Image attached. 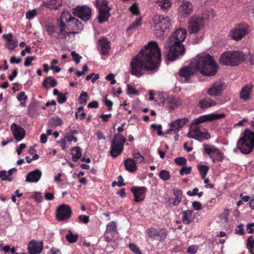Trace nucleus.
I'll return each mask as SVG.
<instances>
[{
    "label": "nucleus",
    "mask_w": 254,
    "mask_h": 254,
    "mask_svg": "<svg viewBox=\"0 0 254 254\" xmlns=\"http://www.w3.org/2000/svg\"><path fill=\"white\" fill-rule=\"evenodd\" d=\"M161 61V52L155 41L149 42L134 57L130 63V73L137 77L142 76L145 71L158 68Z\"/></svg>",
    "instance_id": "obj_1"
},
{
    "label": "nucleus",
    "mask_w": 254,
    "mask_h": 254,
    "mask_svg": "<svg viewBox=\"0 0 254 254\" xmlns=\"http://www.w3.org/2000/svg\"><path fill=\"white\" fill-rule=\"evenodd\" d=\"M197 71L207 76H214L217 71L218 66L213 57L206 53L198 55L194 58Z\"/></svg>",
    "instance_id": "obj_2"
},
{
    "label": "nucleus",
    "mask_w": 254,
    "mask_h": 254,
    "mask_svg": "<svg viewBox=\"0 0 254 254\" xmlns=\"http://www.w3.org/2000/svg\"><path fill=\"white\" fill-rule=\"evenodd\" d=\"M182 41L170 37L165 45V58L167 61H173L185 53V47Z\"/></svg>",
    "instance_id": "obj_3"
},
{
    "label": "nucleus",
    "mask_w": 254,
    "mask_h": 254,
    "mask_svg": "<svg viewBox=\"0 0 254 254\" xmlns=\"http://www.w3.org/2000/svg\"><path fill=\"white\" fill-rule=\"evenodd\" d=\"M67 21V18L65 17V14L62 13L61 16V21L59 24L60 30L57 27L54 26L51 23H48L45 25V30L49 36L51 37H55L56 39L61 38V35L65 37L66 36H69L70 34L75 35L78 33L79 32L76 31L66 32L65 31L66 25L64 22Z\"/></svg>",
    "instance_id": "obj_4"
},
{
    "label": "nucleus",
    "mask_w": 254,
    "mask_h": 254,
    "mask_svg": "<svg viewBox=\"0 0 254 254\" xmlns=\"http://www.w3.org/2000/svg\"><path fill=\"white\" fill-rule=\"evenodd\" d=\"M237 145L242 153L249 154L254 148V131L249 128L246 129Z\"/></svg>",
    "instance_id": "obj_5"
},
{
    "label": "nucleus",
    "mask_w": 254,
    "mask_h": 254,
    "mask_svg": "<svg viewBox=\"0 0 254 254\" xmlns=\"http://www.w3.org/2000/svg\"><path fill=\"white\" fill-rule=\"evenodd\" d=\"M244 59L242 52L228 51L224 52L220 58L222 65L235 66L239 65Z\"/></svg>",
    "instance_id": "obj_6"
},
{
    "label": "nucleus",
    "mask_w": 254,
    "mask_h": 254,
    "mask_svg": "<svg viewBox=\"0 0 254 254\" xmlns=\"http://www.w3.org/2000/svg\"><path fill=\"white\" fill-rule=\"evenodd\" d=\"M153 23L154 25L157 37H161L171 26L170 17L162 15H155L153 19Z\"/></svg>",
    "instance_id": "obj_7"
},
{
    "label": "nucleus",
    "mask_w": 254,
    "mask_h": 254,
    "mask_svg": "<svg viewBox=\"0 0 254 254\" xmlns=\"http://www.w3.org/2000/svg\"><path fill=\"white\" fill-rule=\"evenodd\" d=\"M126 141V138L122 134L120 133L115 134L110 147V153L111 156L116 158L122 153Z\"/></svg>",
    "instance_id": "obj_8"
},
{
    "label": "nucleus",
    "mask_w": 254,
    "mask_h": 254,
    "mask_svg": "<svg viewBox=\"0 0 254 254\" xmlns=\"http://www.w3.org/2000/svg\"><path fill=\"white\" fill-rule=\"evenodd\" d=\"M205 19L202 16L193 15L188 21V31L190 34H197L203 29Z\"/></svg>",
    "instance_id": "obj_9"
},
{
    "label": "nucleus",
    "mask_w": 254,
    "mask_h": 254,
    "mask_svg": "<svg viewBox=\"0 0 254 254\" xmlns=\"http://www.w3.org/2000/svg\"><path fill=\"white\" fill-rule=\"evenodd\" d=\"M203 153L207 155L213 163L216 161L221 162L223 160V154L216 147L212 144L204 143L203 144Z\"/></svg>",
    "instance_id": "obj_10"
},
{
    "label": "nucleus",
    "mask_w": 254,
    "mask_h": 254,
    "mask_svg": "<svg viewBox=\"0 0 254 254\" xmlns=\"http://www.w3.org/2000/svg\"><path fill=\"white\" fill-rule=\"evenodd\" d=\"M249 32V27L247 24H240L229 32L228 36L233 40L239 41Z\"/></svg>",
    "instance_id": "obj_11"
},
{
    "label": "nucleus",
    "mask_w": 254,
    "mask_h": 254,
    "mask_svg": "<svg viewBox=\"0 0 254 254\" xmlns=\"http://www.w3.org/2000/svg\"><path fill=\"white\" fill-rule=\"evenodd\" d=\"M96 5L99 11L98 20L100 23L107 21L110 13L107 8L108 2L106 0H96Z\"/></svg>",
    "instance_id": "obj_12"
},
{
    "label": "nucleus",
    "mask_w": 254,
    "mask_h": 254,
    "mask_svg": "<svg viewBox=\"0 0 254 254\" xmlns=\"http://www.w3.org/2000/svg\"><path fill=\"white\" fill-rule=\"evenodd\" d=\"M147 234L152 240L163 242L168 236V232L165 228L157 229L151 227L147 229Z\"/></svg>",
    "instance_id": "obj_13"
},
{
    "label": "nucleus",
    "mask_w": 254,
    "mask_h": 254,
    "mask_svg": "<svg viewBox=\"0 0 254 254\" xmlns=\"http://www.w3.org/2000/svg\"><path fill=\"white\" fill-rule=\"evenodd\" d=\"M75 16L80 18L82 20L87 21L89 20L92 15L91 9L87 6H78L73 10Z\"/></svg>",
    "instance_id": "obj_14"
},
{
    "label": "nucleus",
    "mask_w": 254,
    "mask_h": 254,
    "mask_svg": "<svg viewBox=\"0 0 254 254\" xmlns=\"http://www.w3.org/2000/svg\"><path fill=\"white\" fill-rule=\"evenodd\" d=\"M72 214L71 207L67 204L60 205L57 208L56 218L59 221H64L70 218Z\"/></svg>",
    "instance_id": "obj_15"
},
{
    "label": "nucleus",
    "mask_w": 254,
    "mask_h": 254,
    "mask_svg": "<svg viewBox=\"0 0 254 254\" xmlns=\"http://www.w3.org/2000/svg\"><path fill=\"white\" fill-rule=\"evenodd\" d=\"M188 136L190 138L195 139L199 141H202L204 139L208 140L211 137L210 134L208 132L201 131L199 126H196L193 129H192L191 132L188 134Z\"/></svg>",
    "instance_id": "obj_16"
},
{
    "label": "nucleus",
    "mask_w": 254,
    "mask_h": 254,
    "mask_svg": "<svg viewBox=\"0 0 254 254\" xmlns=\"http://www.w3.org/2000/svg\"><path fill=\"white\" fill-rule=\"evenodd\" d=\"M189 122L188 118L177 119L170 124V128L167 131V133H178L182 127Z\"/></svg>",
    "instance_id": "obj_17"
},
{
    "label": "nucleus",
    "mask_w": 254,
    "mask_h": 254,
    "mask_svg": "<svg viewBox=\"0 0 254 254\" xmlns=\"http://www.w3.org/2000/svg\"><path fill=\"white\" fill-rule=\"evenodd\" d=\"M130 190L134 196V201L139 202L143 201L145 196L147 189L145 187H132Z\"/></svg>",
    "instance_id": "obj_18"
},
{
    "label": "nucleus",
    "mask_w": 254,
    "mask_h": 254,
    "mask_svg": "<svg viewBox=\"0 0 254 254\" xmlns=\"http://www.w3.org/2000/svg\"><path fill=\"white\" fill-rule=\"evenodd\" d=\"M193 6L191 3L187 0H184L178 8V12L182 17H187L192 12Z\"/></svg>",
    "instance_id": "obj_19"
},
{
    "label": "nucleus",
    "mask_w": 254,
    "mask_h": 254,
    "mask_svg": "<svg viewBox=\"0 0 254 254\" xmlns=\"http://www.w3.org/2000/svg\"><path fill=\"white\" fill-rule=\"evenodd\" d=\"M194 59L191 62L189 66H185L182 68L179 71V75L181 77H185L186 79L189 78L190 76L196 73L197 71L196 66L194 64Z\"/></svg>",
    "instance_id": "obj_20"
},
{
    "label": "nucleus",
    "mask_w": 254,
    "mask_h": 254,
    "mask_svg": "<svg viewBox=\"0 0 254 254\" xmlns=\"http://www.w3.org/2000/svg\"><path fill=\"white\" fill-rule=\"evenodd\" d=\"M10 129L14 138L17 141H20L24 138L25 130L22 127L13 123L11 125Z\"/></svg>",
    "instance_id": "obj_21"
},
{
    "label": "nucleus",
    "mask_w": 254,
    "mask_h": 254,
    "mask_svg": "<svg viewBox=\"0 0 254 254\" xmlns=\"http://www.w3.org/2000/svg\"><path fill=\"white\" fill-rule=\"evenodd\" d=\"M223 86V83L222 82H215L211 87L208 89L207 93L211 96H217L222 91Z\"/></svg>",
    "instance_id": "obj_22"
},
{
    "label": "nucleus",
    "mask_w": 254,
    "mask_h": 254,
    "mask_svg": "<svg viewBox=\"0 0 254 254\" xmlns=\"http://www.w3.org/2000/svg\"><path fill=\"white\" fill-rule=\"evenodd\" d=\"M28 249L29 254H39L43 249V243L31 241L28 245Z\"/></svg>",
    "instance_id": "obj_23"
},
{
    "label": "nucleus",
    "mask_w": 254,
    "mask_h": 254,
    "mask_svg": "<svg viewBox=\"0 0 254 254\" xmlns=\"http://www.w3.org/2000/svg\"><path fill=\"white\" fill-rule=\"evenodd\" d=\"M42 172L39 169L29 172L26 177L25 181L28 183H36L42 177Z\"/></svg>",
    "instance_id": "obj_24"
},
{
    "label": "nucleus",
    "mask_w": 254,
    "mask_h": 254,
    "mask_svg": "<svg viewBox=\"0 0 254 254\" xmlns=\"http://www.w3.org/2000/svg\"><path fill=\"white\" fill-rule=\"evenodd\" d=\"M63 14H65V17L67 18V21L71 24H74V26H73L74 30H77L81 31L83 29V25L76 18L72 17L69 13H63Z\"/></svg>",
    "instance_id": "obj_25"
},
{
    "label": "nucleus",
    "mask_w": 254,
    "mask_h": 254,
    "mask_svg": "<svg viewBox=\"0 0 254 254\" xmlns=\"http://www.w3.org/2000/svg\"><path fill=\"white\" fill-rule=\"evenodd\" d=\"M101 47V54L103 55H108L110 49V42L106 38H103L99 41Z\"/></svg>",
    "instance_id": "obj_26"
},
{
    "label": "nucleus",
    "mask_w": 254,
    "mask_h": 254,
    "mask_svg": "<svg viewBox=\"0 0 254 254\" xmlns=\"http://www.w3.org/2000/svg\"><path fill=\"white\" fill-rule=\"evenodd\" d=\"M126 169L130 173H133L137 170L136 162L132 158H128L125 160Z\"/></svg>",
    "instance_id": "obj_27"
},
{
    "label": "nucleus",
    "mask_w": 254,
    "mask_h": 254,
    "mask_svg": "<svg viewBox=\"0 0 254 254\" xmlns=\"http://www.w3.org/2000/svg\"><path fill=\"white\" fill-rule=\"evenodd\" d=\"M253 86L251 84H247L245 85L240 92V98L246 101L249 99L250 94L252 92Z\"/></svg>",
    "instance_id": "obj_28"
},
{
    "label": "nucleus",
    "mask_w": 254,
    "mask_h": 254,
    "mask_svg": "<svg viewBox=\"0 0 254 254\" xmlns=\"http://www.w3.org/2000/svg\"><path fill=\"white\" fill-rule=\"evenodd\" d=\"M187 34L186 30L181 28L176 30L170 37L174 38L177 40L183 42L186 39Z\"/></svg>",
    "instance_id": "obj_29"
},
{
    "label": "nucleus",
    "mask_w": 254,
    "mask_h": 254,
    "mask_svg": "<svg viewBox=\"0 0 254 254\" xmlns=\"http://www.w3.org/2000/svg\"><path fill=\"white\" fill-rule=\"evenodd\" d=\"M216 104L214 101L210 98H205L200 100L198 103V106L202 109H204L215 106Z\"/></svg>",
    "instance_id": "obj_30"
},
{
    "label": "nucleus",
    "mask_w": 254,
    "mask_h": 254,
    "mask_svg": "<svg viewBox=\"0 0 254 254\" xmlns=\"http://www.w3.org/2000/svg\"><path fill=\"white\" fill-rule=\"evenodd\" d=\"M182 221L184 224L189 225L192 221V211L191 210H187L183 211L182 212Z\"/></svg>",
    "instance_id": "obj_31"
},
{
    "label": "nucleus",
    "mask_w": 254,
    "mask_h": 254,
    "mask_svg": "<svg viewBox=\"0 0 254 254\" xmlns=\"http://www.w3.org/2000/svg\"><path fill=\"white\" fill-rule=\"evenodd\" d=\"M44 3L47 7L50 9H57L62 5V0H47Z\"/></svg>",
    "instance_id": "obj_32"
},
{
    "label": "nucleus",
    "mask_w": 254,
    "mask_h": 254,
    "mask_svg": "<svg viewBox=\"0 0 254 254\" xmlns=\"http://www.w3.org/2000/svg\"><path fill=\"white\" fill-rule=\"evenodd\" d=\"M58 85V81L52 76L46 78L42 82V86L45 88H48L49 87H54Z\"/></svg>",
    "instance_id": "obj_33"
},
{
    "label": "nucleus",
    "mask_w": 254,
    "mask_h": 254,
    "mask_svg": "<svg viewBox=\"0 0 254 254\" xmlns=\"http://www.w3.org/2000/svg\"><path fill=\"white\" fill-rule=\"evenodd\" d=\"M71 151L72 161L76 162L81 157L82 152L81 148L79 146H75L73 147Z\"/></svg>",
    "instance_id": "obj_34"
},
{
    "label": "nucleus",
    "mask_w": 254,
    "mask_h": 254,
    "mask_svg": "<svg viewBox=\"0 0 254 254\" xmlns=\"http://www.w3.org/2000/svg\"><path fill=\"white\" fill-rule=\"evenodd\" d=\"M173 194L175 198L173 203L174 205L177 206L181 201L183 194L182 191L177 188H175L173 190Z\"/></svg>",
    "instance_id": "obj_35"
},
{
    "label": "nucleus",
    "mask_w": 254,
    "mask_h": 254,
    "mask_svg": "<svg viewBox=\"0 0 254 254\" xmlns=\"http://www.w3.org/2000/svg\"><path fill=\"white\" fill-rule=\"evenodd\" d=\"M63 123L62 120L58 116L51 118L49 121L48 125L51 127H56L62 125Z\"/></svg>",
    "instance_id": "obj_36"
},
{
    "label": "nucleus",
    "mask_w": 254,
    "mask_h": 254,
    "mask_svg": "<svg viewBox=\"0 0 254 254\" xmlns=\"http://www.w3.org/2000/svg\"><path fill=\"white\" fill-rule=\"evenodd\" d=\"M167 103L171 109H175L178 106V100L174 97H169L164 101V104Z\"/></svg>",
    "instance_id": "obj_37"
},
{
    "label": "nucleus",
    "mask_w": 254,
    "mask_h": 254,
    "mask_svg": "<svg viewBox=\"0 0 254 254\" xmlns=\"http://www.w3.org/2000/svg\"><path fill=\"white\" fill-rule=\"evenodd\" d=\"M158 3L161 9L164 11L167 10L172 5L171 0H158Z\"/></svg>",
    "instance_id": "obj_38"
},
{
    "label": "nucleus",
    "mask_w": 254,
    "mask_h": 254,
    "mask_svg": "<svg viewBox=\"0 0 254 254\" xmlns=\"http://www.w3.org/2000/svg\"><path fill=\"white\" fill-rule=\"evenodd\" d=\"M197 168L201 178L205 179L209 170V167L204 165H198Z\"/></svg>",
    "instance_id": "obj_39"
},
{
    "label": "nucleus",
    "mask_w": 254,
    "mask_h": 254,
    "mask_svg": "<svg viewBox=\"0 0 254 254\" xmlns=\"http://www.w3.org/2000/svg\"><path fill=\"white\" fill-rule=\"evenodd\" d=\"M247 247L250 253L254 254V240L252 236H250L247 239Z\"/></svg>",
    "instance_id": "obj_40"
},
{
    "label": "nucleus",
    "mask_w": 254,
    "mask_h": 254,
    "mask_svg": "<svg viewBox=\"0 0 254 254\" xmlns=\"http://www.w3.org/2000/svg\"><path fill=\"white\" fill-rule=\"evenodd\" d=\"M65 238L69 243L72 244L77 241L78 236L77 235L73 234L72 232L70 230H69L65 236Z\"/></svg>",
    "instance_id": "obj_41"
},
{
    "label": "nucleus",
    "mask_w": 254,
    "mask_h": 254,
    "mask_svg": "<svg viewBox=\"0 0 254 254\" xmlns=\"http://www.w3.org/2000/svg\"><path fill=\"white\" fill-rule=\"evenodd\" d=\"M129 10L133 15H139L140 14V10L137 2H134L133 4L129 7Z\"/></svg>",
    "instance_id": "obj_42"
},
{
    "label": "nucleus",
    "mask_w": 254,
    "mask_h": 254,
    "mask_svg": "<svg viewBox=\"0 0 254 254\" xmlns=\"http://www.w3.org/2000/svg\"><path fill=\"white\" fill-rule=\"evenodd\" d=\"M88 98L89 96L87 92L85 91L81 92L78 99L79 103L82 105H85Z\"/></svg>",
    "instance_id": "obj_43"
},
{
    "label": "nucleus",
    "mask_w": 254,
    "mask_h": 254,
    "mask_svg": "<svg viewBox=\"0 0 254 254\" xmlns=\"http://www.w3.org/2000/svg\"><path fill=\"white\" fill-rule=\"evenodd\" d=\"M206 121H209L208 115L201 116L196 118L194 120L193 124H195V125H197V126H198V125H199L200 124H201Z\"/></svg>",
    "instance_id": "obj_44"
},
{
    "label": "nucleus",
    "mask_w": 254,
    "mask_h": 254,
    "mask_svg": "<svg viewBox=\"0 0 254 254\" xmlns=\"http://www.w3.org/2000/svg\"><path fill=\"white\" fill-rule=\"evenodd\" d=\"M209 121H212L216 120H219L221 119L224 118L226 117V115L224 113H214L211 114H209Z\"/></svg>",
    "instance_id": "obj_45"
},
{
    "label": "nucleus",
    "mask_w": 254,
    "mask_h": 254,
    "mask_svg": "<svg viewBox=\"0 0 254 254\" xmlns=\"http://www.w3.org/2000/svg\"><path fill=\"white\" fill-rule=\"evenodd\" d=\"M159 176L163 181H168L170 178V172L166 170H161L159 173Z\"/></svg>",
    "instance_id": "obj_46"
},
{
    "label": "nucleus",
    "mask_w": 254,
    "mask_h": 254,
    "mask_svg": "<svg viewBox=\"0 0 254 254\" xmlns=\"http://www.w3.org/2000/svg\"><path fill=\"white\" fill-rule=\"evenodd\" d=\"M83 107H79L77 109V112H75V117L76 119L79 118L80 120H83L86 116V114L84 113L83 111Z\"/></svg>",
    "instance_id": "obj_47"
},
{
    "label": "nucleus",
    "mask_w": 254,
    "mask_h": 254,
    "mask_svg": "<svg viewBox=\"0 0 254 254\" xmlns=\"http://www.w3.org/2000/svg\"><path fill=\"white\" fill-rule=\"evenodd\" d=\"M133 156L134 159H135V162L141 163L144 160V157L140 154V153L136 150H134L133 152Z\"/></svg>",
    "instance_id": "obj_48"
},
{
    "label": "nucleus",
    "mask_w": 254,
    "mask_h": 254,
    "mask_svg": "<svg viewBox=\"0 0 254 254\" xmlns=\"http://www.w3.org/2000/svg\"><path fill=\"white\" fill-rule=\"evenodd\" d=\"M0 178H1L2 181H8L9 182H11L13 180V177L8 176L7 172L4 170H2L0 172Z\"/></svg>",
    "instance_id": "obj_49"
},
{
    "label": "nucleus",
    "mask_w": 254,
    "mask_h": 254,
    "mask_svg": "<svg viewBox=\"0 0 254 254\" xmlns=\"http://www.w3.org/2000/svg\"><path fill=\"white\" fill-rule=\"evenodd\" d=\"M27 112L28 115L30 117L32 118L34 116L36 113V108L34 105H30L28 107Z\"/></svg>",
    "instance_id": "obj_50"
},
{
    "label": "nucleus",
    "mask_w": 254,
    "mask_h": 254,
    "mask_svg": "<svg viewBox=\"0 0 254 254\" xmlns=\"http://www.w3.org/2000/svg\"><path fill=\"white\" fill-rule=\"evenodd\" d=\"M191 167L183 166L180 170V174L182 176L190 174L191 172Z\"/></svg>",
    "instance_id": "obj_51"
},
{
    "label": "nucleus",
    "mask_w": 254,
    "mask_h": 254,
    "mask_svg": "<svg viewBox=\"0 0 254 254\" xmlns=\"http://www.w3.org/2000/svg\"><path fill=\"white\" fill-rule=\"evenodd\" d=\"M37 15V11L35 9L28 11L26 13V18L28 19L33 18Z\"/></svg>",
    "instance_id": "obj_52"
},
{
    "label": "nucleus",
    "mask_w": 254,
    "mask_h": 254,
    "mask_svg": "<svg viewBox=\"0 0 254 254\" xmlns=\"http://www.w3.org/2000/svg\"><path fill=\"white\" fill-rule=\"evenodd\" d=\"M36 59V57L34 56H28L27 57L24 63V65L25 66H29L31 65V63L33 61H34Z\"/></svg>",
    "instance_id": "obj_53"
},
{
    "label": "nucleus",
    "mask_w": 254,
    "mask_h": 254,
    "mask_svg": "<svg viewBox=\"0 0 254 254\" xmlns=\"http://www.w3.org/2000/svg\"><path fill=\"white\" fill-rule=\"evenodd\" d=\"M117 230L116 224L115 222H111L107 226V231L110 232H115Z\"/></svg>",
    "instance_id": "obj_54"
},
{
    "label": "nucleus",
    "mask_w": 254,
    "mask_h": 254,
    "mask_svg": "<svg viewBox=\"0 0 254 254\" xmlns=\"http://www.w3.org/2000/svg\"><path fill=\"white\" fill-rule=\"evenodd\" d=\"M141 24V18H139L133 22L128 28V30L135 28L140 26Z\"/></svg>",
    "instance_id": "obj_55"
},
{
    "label": "nucleus",
    "mask_w": 254,
    "mask_h": 254,
    "mask_svg": "<svg viewBox=\"0 0 254 254\" xmlns=\"http://www.w3.org/2000/svg\"><path fill=\"white\" fill-rule=\"evenodd\" d=\"M129 248L135 254H142L139 248L133 243L129 245Z\"/></svg>",
    "instance_id": "obj_56"
},
{
    "label": "nucleus",
    "mask_w": 254,
    "mask_h": 254,
    "mask_svg": "<svg viewBox=\"0 0 254 254\" xmlns=\"http://www.w3.org/2000/svg\"><path fill=\"white\" fill-rule=\"evenodd\" d=\"M17 46V42L12 39L7 42V47L10 50H14Z\"/></svg>",
    "instance_id": "obj_57"
},
{
    "label": "nucleus",
    "mask_w": 254,
    "mask_h": 254,
    "mask_svg": "<svg viewBox=\"0 0 254 254\" xmlns=\"http://www.w3.org/2000/svg\"><path fill=\"white\" fill-rule=\"evenodd\" d=\"M175 163L178 165H184L187 163V160L184 157H178L174 160Z\"/></svg>",
    "instance_id": "obj_58"
},
{
    "label": "nucleus",
    "mask_w": 254,
    "mask_h": 254,
    "mask_svg": "<svg viewBox=\"0 0 254 254\" xmlns=\"http://www.w3.org/2000/svg\"><path fill=\"white\" fill-rule=\"evenodd\" d=\"M151 127L154 130H156L157 131V134L159 135H162L163 134V132L162 131V126L160 125H156L153 124L151 125Z\"/></svg>",
    "instance_id": "obj_59"
},
{
    "label": "nucleus",
    "mask_w": 254,
    "mask_h": 254,
    "mask_svg": "<svg viewBox=\"0 0 254 254\" xmlns=\"http://www.w3.org/2000/svg\"><path fill=\"white\" fill-rule=\"evenodd\" d=\"M27 96L25 95V92L23 91L19 92L17 96V99L20 102L26 101V100L27 99Z\"/></svg>",
    "instance_id": "obj_60"
},
{
    "label": "nucleus",
    "mask_w": 254,
    "mask_h": 254,
    "mask_svg": "<svg viewBox=\"0 0 254 254\" xmlns=\"http://www.w3.org/2000/svg\"><path fill=\"white\" fill-rule=\"evenodd\" d=\"M71 55L73 57V61L76 63L78 64L80 62L81 59L82 58L81 56L77 54L75 51H72L71 53Z\"/></svg>",
    "instance_id": "obj_61"
},
{
    "label": "nucleus",
    "mask_w": 254,
    "mask_h": 254,
    "mask_svg": "<svg viewBox=\"0 0 254 254\" xmlns=\"http://www.w3.org/2000/svg\"><path fill=\"white\" fill-rule=\"evenodd\" d=\"M80 222H82L84 224H87L89 222V217L85 215H80L78 217Z\"/></svg>",
    "instance_id": "obj_62"
},
{
    "label": "nucleus",
    "mask_w": 254,
    "mask_h": 254,
    "mask_svg": "<svg viewBox=\"0 0 254 254\" xmlns=\"http://www.w3.org/2000/svg\"><path fill=\"white\" fill-rule=\"evenodd\" d=\"M127 93L128 94L136 95L138 93V91L134 88L132 86L127 84Z\"/></svg>",
    "instance_id": "obj_63"
},
{
    "label": "nucleus",
    "mask_w": 254,
    "mask_h": 254,
    "mask_svg": "<svg viewBox=\"0 0 254 254\" xmlns=\"http://www.w3.org/2000/svg\"><path fill=\"white\" fill-rule=\"evenodd\" d=\"M236 233L240 235H244L245 234L244 230L243 228V225L242 224H240L238 225L237 228L236 229Z\"/></svg>",
    "instance_id": "obj_64"
}]
</instances>
